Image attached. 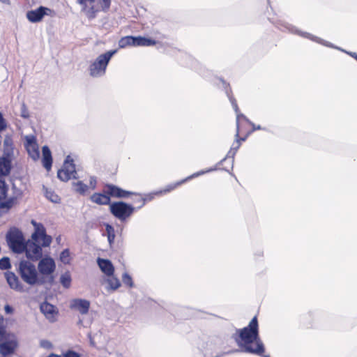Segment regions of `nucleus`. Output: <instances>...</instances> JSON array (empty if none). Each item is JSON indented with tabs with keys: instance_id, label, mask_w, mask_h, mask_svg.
Instances as JSON below:
<instances>
[{
	"instance_id": "f257e3e1",
	"label": "nucleus",
	"mask_w": 357,
	"mask_h": 357,
	"mask_svg": "<svg viewBox=\"0 0 357 357\" xmlns=\"http://www.w3.org/2000/svg\"><path fill=\"white\" fill-rule=\"evenodd\" d=\"M238 336L235 337L238 345L247 353L261 355L264 351V344L259 336L258 321L254 317L248 326L236 330Z\"/></svg>"
},
{
	"instance_id": "4be33fe9",
	"label": "nucleus",
	"mask_w": 357,
	"mask_h": 357,
	"mask_svg": "<svg viewBox=\"0 0 357 357\" xmlns=\"http://www.w3.org/2000/svg\"><path fill=\"white\" fill-rule=\"evenodd\" d=\"M106 282L109 288L112 290H116L121 286L119 280L114 275V273L111 275H107Z\"/></svg>"
},
{
	"instance_id": "c85d7f7f",
	"label": "nucleus",
	"mask_w": 357,
	"mask_h": 357,
	"mask_svg": "<svg viewBox=\"0 0 357 357\" xmlns=\"http://www.w3.org/2000/svg\"><path fill=\"white\" fill-rule=\"evenodd\" d=\"M8 191V186L5 182L0 179V200L4 199L6 197Z\"/></svg>"
},
{
	"instance_id": "c03bdc74",
	"label": "nucleus",
	"mask_w": 357,
	"mask_h": 357,
	"mask_svg": "<svg viewBox=\"0 0 357 357\" xmlns=\"http://www.w3.org/2000/svg\"><path fill=\"white\" fill-rule=\"evenodd\" d=\"M0 1H1L2 3H7V4L10 3L9 0H0Z\"/></svg>"
},
{
	"instance_id": "864d4df0",
	"label": "nucleus",
	"mask_w": 357,
	"mask_h": 357,
	"mask_svg": "<svg viewBox=\"0 0 357 357\" xmlns=\"http://www.w3.org/2000/svg\"><path fill=\"white\" fill-rule=\"evenodd\" d=\"M264 357H270V356H264Z\"/></svg>"
},
{
	"instance_id": "aec40b11",
	"label": "nucleus",
	"mask_w": 357,
	"mask_h": 357,
	"mask_svg": "<svg viewBox=\"0 0 357 357\" xmlns=\"http://www.w3.org/2000/svg\"><path fill=\"white\" fill-rule=\"evenodd\" d=\"M17 346L16 342L10 340L0 344V354L6 356L12 354Z\"/></svg>"
},
{
	"instance_id": "b1692460",
	"label": "nucleus",
	"mask_w": 357,
	"mask_h": 357,
	"mask_svg": "<svg viewBox=\"0 0 357 357\" xmlns=\"http://www.w3.org/2000/svg\"><path fill=\"white\" fill-rule=\"evenodd\" d=\"M135 41H136L135 37L130 36H126V37L122 38L119 41V46L121 48H124L129 45L135 46Z\"/></svg>"
},
{
	"instance_id": "f03ea898",
	"label": "nucleus",
	"mask_w": 357,
	"mask_h": 357,
	"mask_svg": "<svg viewBox=\"0 0 357 357\" xmlns=\"http://www.w3.org/2000/svg\"><path fill=\"white\" fill-rule=\"evenodd\" d=\"M36 226L35 232L31 236V240L25 244L24 251L28 259L38 260L42 257V247H47L52 242V238L46 235L43 227Z\"/></svg>"
},
{
	"instance_id": "2eb2a0df",
	"label": "nucleus",
	"mask_w": 357,
	"mask_h": 357,
	"mask_svg": "<svg viewBox=\"0 0 357 357\" xmlns=\"http://www.w3.org/2000/svg\"><path fill=\"white\" fill-rule=\"evenodd\" d=\"M5 277L10 288L20 292L24 291V285L19 281L17 276L14 273L7 272L5 273Z\"/></svg>"
},
{
	"instance_id": "f3484780",
	"label": "nucleus",
	"mask_w": 357,
	"mask_h": 357,
	"mask_svg": "<svg viewBox=\"0 0 357 357\" xmlns=\"http://www.w3.org/2000/svg\"><path fill=\"white\" fill-rule=\"evenodd\" d=\"M106 188L107 192L112 197H126L131 194L130 192L122 190L121 188H119V187L114 185H107Z\"/></svg>"
},
{
	"instance_id": "37998d69",
	"label": "nucleus",
	"mask_w": 357,
	"mask_h": 357,
	"mask_svg": "<svg viewBox=\"0 0 357 357\" xmlns=\"http://www.w3.org/2000/svg\"><path fill=\"white\" fill-rule=\"evenodd\" d=\"M77 3L81 5V6H83L84 5H86V3H87L88 1H91L92 0H77Z\"/></svg>"
},
{
	"instance_id": "72a5a7b5",
	"label": "nucleus",
	"mask_w": 357,
	"mask_h": 357,
	"mask_svg": "<svg viewBox=\"0 0 357 357\" xmlns=\"http://www.w3.org/2000/svg\"><path fill=\"white\" fill-rule=\"evenodd\" d=\"M231 104L233 105V107H234V110H235V112L236 113V116H237V117H236V119H237V130H238V119H239L240 116L243 117V118H245V117L243 114H238V107L237 106V104H236V101L235 100H231Z\"/></svg>"
},
{
	"instance_id": "ea45409f",
	"label": "nucleus",
	"mask_w": 357,
	"mask_h": 357,
	"mask_svg": "<svg viewBox=\"0 0 357 357\" xmlns=\"http://www.w3.org/2000/svg\"><path fill=\"white\" fill-rule=\"evenodd\" d=\"M63 357H80L79 355L78 354H77L76 352L75 351H69L68 352H66L64 355H63Z\"/></svg>"
},
{
	"instance_id": "5701e85b",
	"label": "nucleus",
	"mask_w": 357,
	"mask_h": 357,
	"mask_svg": "<svg viewBox=\"0 0 357 357\" xmlns=\"http://www.w3.org/2000/svg\"><path fill=\"white\" fill-rule=\"evenodd\" d=\"M10 162L5 158H0V176H6L10 172Z\"/></svg>"
},
{
	"instance_id": "a878e982",
	"label": "nucleus",
	"mask_w": 357,
	"mask_h": 357,
	"mask_svg": "<svg viewBox=\"0 0 357 357\" xmlns=\"http://www.w3.org/2000/svg\"><path fill=\"white\" fill-rule=\"evenodd\" d=\"M73 185L75 186V190L80 194L85 193L88 189V186L81 181L74 183Z\"/></svg>"
},
{
	"instance_id": "393cba45",
	"label": "nucleus",
	"mask_w": 357,
	"mask_h": 357,
	"mask_svg": "<svg viewBox=\"0 0 357 357\" xmlns=\"http://www.w3.org/2000/svg\"><path fill=\"white\" fill-rule=\"evenodd\" d=\"M135 46H152L155 44V41L144 37H135Z\"/></svg>"
},
{
	"instance_id": "7c9ffc66",
	"label": "nucleus",
	"mask_w": 357,
	"mask_h": 357,
	"mask_svg": "<svg viewBox=\"0 0 357 357\" xmlns=\"http://www.w3.org/2000/svg\"><path fill=\"white\" fill-rule=\"evenodd\" d=\"M70 252L68 250H64L60 255V259L64 264H68L70 261Z\"/></svg>"
},
{
	"instance_id": "bb28decb",
	"label": "nucleus",
	"mask_w": 357,
	"mask_h": 357,
	"mask_svg": "<svg viewBox=\"0 0 357 357\" xmlns=\"http://www.w3.org/2000/svg\"><path fill=\"white\" fill-rule=\"evenodd\" d=\"M45 197L54 203H58L60 200L57 195L54 192L47 190L45 191Z\"/></svg>"
},
{
	"instance_id": "49530a36",
	"label": "nucleus",
	"mask_w": 357,
	"mask_h": 357,
	"mask_svg": "<svg viewBox=\"0 0 357 357\" xmlns=\"http://www.w3.org/2000/svg\"><path fill=\"white\" fill-rule=\"evenodd\" d=\"M351 55H352V56H354L357 60V54L353 53V54H351Z\"/></svg>"
},
{
	"instance_id": "1a4fd4ad",
	"label": "nucleus",
	"mask_w": 357,
	"mask_h": 357,
	"mask_svg": "<svg viewBox=\"0 0 357 357\" xmlns=\"http://www.w3.org/2000/svg\"><path fill=\"white\" fill-rule=\"evenodd\" d=\"M76 171L73 160L67 156L61 169L58 171L57 176L63 181H67L71 178H75Z\"/></svg>"
},
{
	"instance_id": "7ed1b4c3",
	"label": "nucleus",
	"mask_w": 357,
	"mask_h": 357,
	"mask_svg": "<svg viewBox=\"0 0 357 357\" xmlns=\"http://www.w3.org/2000/svg\"><path fill=\"white\" fill-rule=\"evenodd\" d=\"M18 273L21 279L27 284L34 286L41 284L43 281L40 278L34 264L28 261H21L18 266Z\"/></svg>"
},
{
	"instance_id": "09e8293b",
	"label": "nucleus",
	"mask_w": 357,
	"mask_h": 357,
	"mask_svg": "<svg viewBox=\"0 0 357 357\" xmlns=\"http://www.w3.org/2000/svg\"><path fill=\"white\" fill-rule=\"evenodd\" d=\"M48 357H59L57 355L55 354H51Z\"/></svg>"
},
{
	"instance_id": "cd10ccee",
	"label": "nucleus",
	"mask_w": 357,
	"mask_h": 357,
	"mask_svg": "<svg viewBox=\"0 0 357 357\" xmlns=\"http://www.w3.org/2000/svg\"><path fill=\"white\" fill-rule=\"evenodd\" d=\"M106 231L107 233L108 241H109V243L111 244L114 241V238H115L114 229L111 225H106Z\"/></svg>"
},
{
	"instance_id": "4468645a",
	"label": "nucleus",
	"mask_w": 357,
	"mask_h": 357,
	"mask_svg": "<svg viewBox=\"0 0 357 357\" xmlns=\"http://www.w3.org/2000/svg\"><path fill=\"white\" fill-rule=\"evenodd\" d=\"M40 311L45 317L50 321L54 322L56 321L57 311L56 307L52 304L45 302L40 305Z\"/></svg>"
},
{
	"instance_id": "423d86ee",
	"label": "nucleus",
	"mask_w": 357,
	"mask_h": 357,
	"mask_svg": "<svg viewBox=\"0 0 357 357\" xmlns=\"http://www.w3.org/2000/svg\"><path fill=\"white\" fill-rule=\"evenodd\" d=\"M6 241L10 250L15 253L24 251L25 243L22 233L17 229H11L6 235Z\"/></svg>"
},
{
	"instance_id": "c756f323",
	"label": "nucleus",
	"mask_w": 357,
	"mask_h": 357,
	"mask_svg": "<svg viewBox=\"0 0 357 357\" xmlns=\"http://www.w3.org/2000/svg\"><path fill=\"white\" fill-rule=\"evenodd\" d=\"M10 267V263L8 257H3L0 259V269L7 270Z\"/></svg>"
},
{
	"instance_id": "9b49d317",
	"label": "nucleus",
	"mask_w": 357,
	"mask_h": 357,
	"mask_svg": "<svg viewBox=\"0 0 357 357\" xmlns=\"http://www.w3.org/2000/svg\"><path fill=\"white\" fill-rule=\"evenodd\" d=\"M52 10L46 7L40 6L36 10H32L26 13V17L31 22H38L42 20L45 15H50Z\"/></svg>"
},
{
	"instance_id": "58836bf2",
	"label": "nucleus",
	"mask_w": 357,
	"mask_h": 357,
	"mask_svg": "<svg viewBox=\"0 0 357 357\" xmlns=\"http://www.w3.org/2000/svg\"><path fill=\"white\" fill-rule=\"evenodd\" d=\"M4 333L5 330L3 326V317L0 315V340L3 338Z\"/></svg>"
},
{
	"instance_id": "8fccbe9b",
	"label": "nucleus",
	"mask_w": 357,
	"mask_h": 357,
	"mask_svg": "<svg viewBox=\"0 0 357 357\" xmlns=\"http://www.w3.org/2000/svg\"><path fill=\"white\" fill-rule=\"evenodd\" d=\"M174 188H175V186H174V187L171 188V190H172V189H174ZM169 190H170V189H167V190H165V192H168V191H169Z\"/></svg>"
},
{
	"instance_id": "412c9836",
	"label": "nucleus",
	"mask_w": 357,
	"mask_h": 357,
	"mask_svg": "<svg viewBox=\"0 0 357 357\" xmlns=\"http://www.w3.org/2000/svg\"><path fill=\"white\" fill-rule=\"evenodd\" d=\"M91 199L93 202L101 205H107L110 202V198L109 196L99 193L93 194L91 197Z\"/></svg>"
},
{
	"instance_id": "ddd939ff",
	"label": "nucleus",
	"mask_w": 357,
	"mask_h": 357,
	"mask_svg": "<svg viewBox=\"0 0 357 357\" xmlns=\"http://www.w3.org/2000/svg\"><path fill=\"white\" fill-rule=\"evenodd\" d=\"M54 261L50 257H45L42 259L38 266V271L43 275H50L55 270Z\"/></svg>"
},
{
	"instance_id": "c9c22d12",
	"label": "nucleus",
	"mask_w": 357,
	"mask_h": 357,
	"mask_svg": "<svg viewBox=\"0 0 357 357\" xmlns=\"http://www.w3.org/2000/svg\"><path fill=\"white\" fill-rule=\"evenodd\" d=\"M14 200L13 199H10L6 202H3L1 203L0 206L1 208H10L13 206Z\"/></svg>"
},
{
	"instance_id": "2f4dec72",
	"label": "nucleus",
	"mask_w": 357,
	"mask_h": 357,
	"mask_svg": "<svg viewBox=\"0 0 357 357\" xmlns=\"http://www.w3.org/2000/svg\"><path fill=\"white\" fill-rule=\"evenodd\" d=\"M122 281L125 284H126L130 287L133 286L132 278L127 273H125L123 274Z\"/></svg>"
},
{
	"instance_id": "9d476101",
	"label": "nucleus",
	"mask_w": 357,
	"mask_h": 357,
	"mask_svg": "<svg viewBox=\"0 0 357 357\" xmlns=\"http://www.w3.org/2000/svg\"><path fill=\"white\" fill-rule=\"evenodd\" d=\"M76 171L73 160L67 156L61 169L58 171L57 176L63 181H67L71 178H75Z\"/></svg>"
},
{
	"instance_id": "39448f33",
	"label": "nucleus",
	"mask_w": 357,
	"mask_h": 357,
	"mask_svg": "<svg viewBox=\"0 0 357 357\" xmlns=\"http://www.w3.org/2000/svg\"><path fill=\"white\" fill-rule=\"evenodd\" d=\"M110 6V0H92L82 6V12L89 19L96 17V14L100 10L106 11Z\"/></svg>"
},
{
	"instance_id": "f8f14e48",
	"label": "nucleus",
	"mask_w": 357,
	"mask_h": 357,
	"mask_svg": "<svg viewBox=\"0 0 357 357\" xmlns=\"http://www.w3.org/2000/svg\"><path fill=\"white\" fill-rule=\"evenodd\" d=\"M25 147L29 155L33 160H37L40 158L38 145L36 142L35 137L29 135L26 137Z\"/></svg>"
},
{
	"instance_id": "473e14b6",
	"label": "nucleus",
	"mask_w": 357,
	"mask_h": 357,
	"mask_svg": "<svg viewBox=\"0 0 357 357\" xmlns=\"http://www.w3.org/2000/svg\"><path fill=\"white\" fill-rule=\"evenodd\" d=\"M61 283L65 287H68L70 284V278L68 275H62L61 277Z\"/></svg>"
},
{
	"instance_id": "6e6552de",
	"label": "nucleus",
	"mask_w": 357,
	"mask_h": 357,
	"mask_svg": "<svg viewBox=\"0 0 357 357\" xmlns=\"http://www.w3.org/2000/svg\"><path fill=\"white\" fill-rule=\"evenodd\" d=\"M76 171L73 160L67 156L61 169L58 171L57 176L63 181H67L71 178H75Z\"/></svg>"
},
{
	"instance_id": "4c0bfd02",
	"label": "nucleus",
	"mask_w": 357,
	"mask_h": 357,
	"mask_svg": "<svg viewBox=\"0 0 357 357\" xmlns=\"http://www.w3.org/2000/svg\"><path fill=\"white\" fill-rule=\"evenodd\" d=\"M7 127L6 122L0 112V132L4 130Z\"/></svg>"
},
{
	"instance_id": "79ce46f5",
	"label": "nucleus",
	"mask_w": 357,
	"mask_h": 357,
	"mask_svg": "<svg viewBox=\"0 0 357 357\" xmlns=\"http://www.w3.org/2000/svg\"><path fill=\"white\" fill-rule=\"evenodd\" d=\"M96 181L94 178L91 177V179H90V185L91 187L94 189L95 187H96Z\"/></svg>"
},
{
	"instance_id": "a19ab883",
	"label": "nucleus",
	"mask_w": 357,
	"mask_h": 357,
	"mask_svg": "<svg viewBox=\"0 0 357 357\" xmlns=\"http://www.w3.org/2000/svg\"><path fill=\"white\" fill-rule=\"evenodd\" d=\"M4 310H5V312L7 313V314H11L13 311V307H10V305H6L4 307Z\"/></svg>"
},
{
	"instance_id": "3c124183",
	"label": "nucleus",
	"mask_w": 357,
	"mask_h": 357,
	"mask_svg": "<svg viewBox=\"0 0 357 357\" xmlns=\"http://www.w3.org/2000/svg\"><path fill=\"white\" fill-rule=\"evenodd\" d=\"M254 129H255V130H256V129L259 130V129H261V127L259 126H258V127H257V128H254Z\"/></svg>"
},
{
	"instance_id": "de8ad7c7",
	"label": "nucleus",
	"mask_w": 357,
	"mask_h": 357,
	"mask_svg": "<svg viewBox=\"0 0 357 357\" xmlns=\"http://www.w3.org/2000/svg\"><path fill=\"white\" fill-rule=\"evenodd\" d=\"M202 174H203V172L197 173V174L192 175L191 177L197 176L201 175Z\"/></svg>"
},
{
	"instance_id": "dca6fc26",
	"label": "nucleus",
	"mask_w": 357,
	"mask_h": 357,
	"mask_svg": "<svg viewBox=\"0 0 357 357\" xmlns=\"http://www.w3.org/2000/svg\"><path fill=\"white\" fill-rule=\"evenodd\" d=\"M70 306L72 308L78 310L81 314H86L89 311L90 303L84 299H75Z\"/></svg>"
},
{
	"instance_id": "a211bd4d",
	"label": "nucleus",
	"mask_w": 357,
	"mask_h": 357,
	"mask_svg": "<svg viewBox=\"0 0 357 357\" xmlns=\"http://www.w3.org/2000/svg\"><path fill=\"white\" fill-rule=\"evenodd\" d=\"M97 262L100 270L106 275V276L111 275L114 273V268L109 260L98 258Z\"/></svg>"
},
{
	"instance_id": "603ef678",
	"label": "nucleus",
	"mask_w": 357,
	"mask_h": 357,
	"mask_svg": "<svg viewBox=\"0 0 357 357\" xmlns=\"http://www.w3.org/2000/svg\"><path fill=\"white\" fill-rule=\"evenodd\" d=\"M236 136L238 137V131L237 130V132H236Z\"/></svg>"
},
{
	"instance_id": "a18cd8bd",
	"label": "nucleus",
	"mask_w": 357,
	"mask_h": 357,
	"mask_svg": "<svg viewBox=\"0 0 357 357\" xmlns=\"http://www.w3.org/2000/svg\"><path fill=\"white\" fill-rule=\"evenodd\" d=\"M10 139H6L4 141V144L6 145H8V144L10 143Z\"/></svg>"
},
{
	"instance_id": "20e7f679",
	"label": "nucleus",
	"mask_w": 357,
	"mask_h": 357,
	"mask_svg": "<svg viewBox=\"0 0 357 357\" xmlns=\"http://www.w3.org/2000/svg\"><path fill=\"white\" fill-rule=\"evenodd\" d=\"M116 53V50H111L99 55L97 59L93 61L89 67V74L91 77H99L105 75L107 66L111 58Z\"/></svg>"
},
{
	"instance_id": "e433bc0d",
	"label": "nucleus",
	"mask_w": 357,
	"mask_h": 357,
	"mask_svg": "<svg viewBox=\"0 0 357 357\" xmlns=\"http://www.w3.org/2000/svg\"><path fill=\"white\" fill-rule=\"evenodd\" d=\"M21 116L24 119H27L29 116L28 109L24 104H22L21 107Z\"/></svg>"
},
{
	"instance_id": "0eeeda50",
	"label": "nucleus",
	"mask_w": 357,
	"mask_h": 357,
	"mask_svg": "<svg viewBox=\"0 0 357 357\" xmlns=\"http://www.w3.org/2000/svg\"><path fill=\"white\" fill-rule=\"evenodd\" d=\"M134 208L125 202H118L110 205L111 213L119 220H125L133 212Z\"/></svg>"
},
{
	"instance_id": "f704fd0d",
	"label": "nucleus",
	"mask_w": 357,
	"mask_h": 357,
	"mask_svg": "<svg viewBox=\"0 0 357 357\" xmlns=\"http://www.w3.org/2000/svg\"><path fill=\"white\" fill-rule=\"evenodd\" d=\"M40 345L41 347L47 349H50L52 348V343L50 341L45 340H41L40 342Z\"/></svg>"
},
{
	"instance_id": "6ab92c4d",
	"label": "nucleus",
	"mask_w": 357,
	"mask_h": 357,
	"mask_svg": "<svg viewBox=\"0 0 357 357\" xmlns=\"http://www.w3.org/2000/svg\"><path fill=\"white\" fill-rule=\"evenodd\" d=\"M43 152V167L47 170L50 171L52 167V154L50 149L47 146H44L42 149Z\"/></svg>"
}]
</instances>
